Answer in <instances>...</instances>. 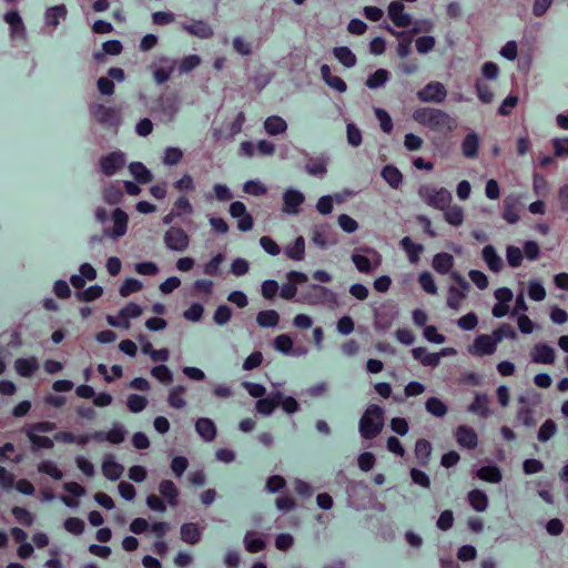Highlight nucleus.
I'll return each mask as SVG.
<instances>
[{"instance_id":"4d7b16f0","label":"nucleus","mask_w":568,"mask_h":568,"mask_svg":"<svg viewBox=\"0 0 568 568\" xmlns=\"http://www.w3.org/2000/svg\"><path fill=\"white\" fill-rule=\"evenodd\" d=\"M557 432V425L552 419H546L539 427L537 438L539 442L545 443L549 440Z\"/></svg>"},{"instance_id":"9d476101","label":"nucleus","mask_w":568,"mask_h":568,"mask_svg":"<svg viewBox=\"0 0 568 568\" xmlns=\"http://www.w3.org/2000/svg\"><path fill=\"white\" fill-rule=\"evenodd\" d=\"M90 113L92 118L101 124L118 125L120 123V113L112 106L102 103H93L90 105Z\"/></svg>"},{"instance_id":"8fccbe9b","label":"nucleus","mask_w":568,"mask_h":568,"mask_svg":"<svg viewBox=\"0 0 568 568\" xmlns=\"http://www.w3.org/2000/svg\"><path fill=\"white\" fill-rule=\"evenodd\" d=\"M103 199L106 203L113 205L118 204L123 199V192L119 184L110 183L103 190Z\"/></svg>"},{"instance_id":"6e6d98bb","label":"nucleus","mask_w":568,"mask_h":568,"mask_svg":"<svg viewBox=\"0 0 568 568\" xmlns=\"http://www.w3.org/2000/svg\"><path fill=\"white\" fill-rule=\"evenodd\" d=\"M38 471L59 480L63 477L62 470L51 460H43L38 465Z\"/></svg>"},{"instance_id":"a19ab883","label":"nucleus","mask_w":568,"mask_h":568,"mask_svg":"<svg viewBox=\"0 0 568 568\" xmlns=\"http://www.w3.org/2000/svg\"><path fill=\"white\" fill-rule=\"evenodd\" d=\"M333 54L346 68H353L357 63L356 55L347 47L334 48Z\"/></svg>"},{"instance_id":"680f3d73","label":"nucleus","mask_w":568,"mask_h":568,"mask_svg":"<svg viewBox=\"0 0 568 568\" xmlns=\"http://www.w3.org/2000/svg\"><path fill=\"white\" fill-rule=\"evenodd\" d=\"M22 456L17 453V449L13 444L7 443L3 446L0 447V460L1 462H12V463H19L21 462Z\"/></svg>"},{"instance_id":"0eeeda50","label":"nucleus","mask_w":568,"mask_h":568,"mask_svg":"<svg viewBox=\"0 0 568 568\" xmlns=\"http://www.w3.org/2000/svg\"><path fill=\"white\" fill-rule=\"evenodd\" d=\"M500 343V336H494L493 334H480L478 335L471 345L468 347L469 354L477 357L490 356L497 351V346Z\"/></svg>"},{"instance_id":"423d86ee","label":"nucleus","mask_w":568,"mask_h":568,"mask_svg":"<svg viewBox=\"0 0 568 568\" xmlns=\"http://www.w3.org/2000/svg\"><path fill=\"white\" fill-rule=\"evenodd\" d=\"M352 261L358 272L364 274H372L382 264V255L372 247H359L353 255Z\"/></svg>"},{"instance_id":"338daca9","label":"nucleus","mask_w":568,"mask_h":568,"mask_svg":"<svg viewBox=\"0 0 568 568\" xmlns=\"http://www.w3.org/2000/svg\"><path fill=\"white\" fill-rule=\"evenodd\" d=\"M143 288V285L140 281L135 278H128L123 282L120 287V295L123 297H128L129 295L140 292Z\"/></svg>"},{"instance_id":"13d9d810","label":"nucleus","mask_w":568,"mask_h":568,"mask_svg":"<svg viewBox=\"0 0 568 568\" xmlns=\"http://www.w3.org/2000/svg\"><path fill=\"white\" fill-rule=\"evenodd\" d=\"M432 454V445L426 439H418L415 444V456L422 463L426 464Z\"/></svg>"},{"instance_id":"864d4df0","label":"nucleus","mask_w":568,"mask_h":568,"mask_svg":"<svg viewBox=\"0 0 568 568\" xmlns=\"http://www.w3.org/2000/svg\"><path fill=\"white\" fill-rule=\"evenodd\" d=\"M506 260L510 267H519L524 260L523 251L515 245H508L506 248Z\"/></svg>"},{"instance_id":"f8f14e48","label":"nucleus","mask_w":568,"mask_h":568,"mask_svg":"<svg viewBox=\"0 0 568 568\" xmlns=\"http://www.w3.org/2000/svg\"><path fill=\"white\" fill-rule=\"evenodd\" d=\"M165 245L173 251H185L190 244L189 235L181 227H170L164 235Z\"/></svg>"},{"instance_id":"aec40b11","label":"nucleus","mask_w":568,"mask_h":568,"mask_svg":"<svg viewBox=\"0 0 568 568\" xmlns=\"http://www.w3.org/2000/svg\"><path fill=\"white\" fill-rule=\"evenodd\" d=\"M243 544L246 551L251 554L260 552L266 548L265 535L256 530H250L245 534Z\"/></svg>"},{"instance_id":"ddd939ff","label":"nucleus","mask_w":568,"mask_h":568,"mask_svg":"<svg viewBox=\"0 0 568 568\" xmlns=\"http://www.w3.org/2000/svg\"><path fill=\"white\" fill-rule=\"evenodd\" d=\"M530 359L535 364L554 365L556 362V351L546 343H537L530 349Z\"/></svg>"},{"instance_id":"c9c22d12","label":"nucleus","mask_w":568,"mask_h":568,"mask_svg":"<svg viewBox=\"0 0 568 568\" xmlns=\"http://www.w3.org/2000/svg\"><path fill=\"white\" fill-rule=\"evenodd\" d=\"M264 129L267 134L277 135L284 133L287 130V124L281 116L272 115L265 120Z\"/></svg>"},{"instance_id":"2f4dec72","label":"nucleus","mask_w":568,"mask_h":568,"mask_svg":"<svg viewBox=\"0 0 568 568\" xmlns=\"http://www.w3.org/2000/svg\"><path fill=\"white\" fill-rule=\"evenodd\" d=\"M202 531L197 524L187 523L181 527V539L190 545H195L201 540Z\"/></svg>"},{"instance_id":"a878e982","label":"nucleus","mask_w":568,"mask_h":568,"mask_svg":"<svg viewBox=\"0 0 568 568\" xmlns=\"http://www.w3.org/2000/svg\"><path fill=\"white\" fill-rule=\"evenodd\" d=\"M283 211L288 214H296L304 202V195L298 191L290 190L284 194Z\"/></svg>"},{"instance_id":"0e129e2a","label":"nucleus","mask_w":568,"mask_h":568,"mask_svg":"<svg viewBox=\"0 0 568 568\" xmlns=\"http://www.w3.org/2000/svg\"><path fill=\"white\" fill-rule=\"evenodd\" d=\"M185 394V387L183 386H176L174 387L169 395L168 402L170 406L173 408L180 409L185 406V400L183 398Z\"/></svg>"},{"instance_id":"f257e3e1","label":"nucleus","mask_w":568,"mask_h":568,"mask_svg":"<svg viewBox=\"0 0 568 568\" xmlns=\"http://www.w3.org/2000/svg\"><path fill=\"white\" fill-rule=\"evenodd\" d=\"M413 119L420 125L440 133H450L457 128L456 120L439 109H417L413 113Z\"/></svg>"},{"instance_id":"39448f33","label":"nucleus","mask_w":568,"mask_h":568,"mask_svg":"<svg viewBox=\"0 0 568 568\" xmlns=\"http://www.w3.org/2000/svg\"><path fill=\"white\" fill-rule=\"evenodd\" d=\"M418 195L424 203L437 210H445L453 199L452 193L447 189L436 187L430 184L419 186Z\"/></svg>"},{"instance_id":"49530a36","label":"nucleus","mask_w":568,"mask_h":568,"mask_svg":"<svg viewBox=\"0 0 568 568\" xmlns=\"http://www.w3.org/2000/svg\"><path fill=\"white\" fill-rule=\"evenodd\" d=\"M489 403L490 402L487 395L478 394L469 406V409L473 413L480 415L481 417H487L490 414Z\"/></svg>"},{"instance_id":"052dcab7","label":"nucleus","mask_w":568,"mask_h":568,"mask_svg":"<svg viewBox=\"0 0 568 568\" xmlns=\"http://www.w3.org/2000/svg\"><path fill=\"white\" fill-rule=\"evenodd\" d=\"M14 519L22 526L30 527L34 521L33 515L26 508L14 506L11 510Z\"/></svg>"},{"instance_id":"20e7f679","label":"nucleus","mask_w":568,"mask_h":568,"mask_svg":"<svg viewBox=\"0 0 568 568\" xmlns=\"http://www.w3.org/2000/svg\"><path fill=\"white\" fill-rule=\"evenodd\" d=\"M450 278L455 284L447 287L446 305L448 308L457 312L465 304L468 292L470 291V285L459 273H450Z\"/></svg>"},{"instance_id":"6ab92c4d","label":"nucleus","mask_w":568,"mask_h":568,"mask_svg":"<svg viewBox=\"0 0 568 568\" xmlns=\"http://www.w3.org/2000/svg\"><path fill=\"white\" fill-rule=\"evenodd\" d=\"M520 201L516 196H507L503 202V217L509 224H515L520 219Z\"/></svg>"},{"instance_id":"de8ad7c7","label":"nucleus","mask_w":568,"mask_h":568,"mask_svg":"<svg viewBox=\"0 0 568 568\" xmlns=\"http://www.w3.org/2000/svg\"><path fill=\"white\" fill-rule=\"evenodd\" d=\"M382 176L394 189H397L403 182V174L393 165H386L382 171Z\"/></svg>"},{"instance_id":"58836bf2","label":"nucleus","mask_w":568,"mask_h":568,"mask_svg":"<svg viewBox=\"0 0 568 568\" xmlns=\"http://www.w3.org/2000/svg\"><path fill=\"white\" fill-rule=\"evenodd\" d=\"M417 282L422 290L428 294V295H437L438 294V286L435 282L434 275L428 272L424 271L418 275Z\"/></svg>"},{"instance_id":"e2e57ef3","label":"nucleus","mask_w":568,"mask_h":568,"mask_svg":"<svg viewBox=\"0 0 568 568\" xmlns=\"http://www.w3.org/2000/svg\"><path fill=\"white\" fill-rule=\"evenodd\" d=\"M293 339L287 334H281L276 336L273 341V346L276 351L282 352L284 354H291L293 349Z\"/></svg>"},{"instance_id":"ea45409f","label":"nucleus","mask_w":568,"mask_h":568,"mask_svg":"<svg viewBox=\"0 0 568 568\" xmlns=\"http://www.w3.org/2000/svg\"><path fill=\"white\" fill-rule=\"evenodd\" d=\"M129 170L139 183L146 184L153 179L152 173L141 162H132L129 165Z\"/></svg>"},{"instance_id":"4468645a","label":"nucleus","mask_w":568,"mask_h":568,"mask_svg":"<svg viewBox=\"0 0 568 568\" xmlns=\"http://www.w3.org/2000/svg\"><path fill=\"white\" fill-rule=\"evenodd\" d=\"M230 214L232 217L237 219V229L246 232L253 229L254 220L253 216L247 213L246 206L243 202L235 201L230 205Z\"/></svg>"},{"instance_id":"e433bc0d","label":"nucleus","mask_w":568,"mask_h":568,"mask_svg":"<svg viewBox=\"0 0 568 568\" xmlns=\"http://www.w3.org/2000/svg\"><path fill=\"white\" fill-rule=\"evenodd\" d=\"M285 255L293 261H302L305 257V241L303 236H298L293 244L284 250Z\"/></svg>"},{"instance_id":"f03ea898","label":"nucleus","mask_w":568,"mask_h":568,"mask_svg":"<svg viewBox=\"0 0 568 568\" xmlns=\"http://www.w3.org/2000/svg\"><path fill=\"white\" fill-rule=\"evenodd\" d=\"M57 429V425L53 422H37L32 424H28L22 428V432L27 435L31 443V449L33 452L40 449H51L54 446V443L48 436H44V433H50Z\"/></svg>"},{"instance_id":"603ef678","label":"nucleus","mask_w":568,"mask_h":568,"mask_svg":"<svg viewBox=\"0 0 568 568\" xmlns=\"http://www.w3.org/2000/svg\"><path fill=\"white\" fill-rule=\"evenodd\" d=\"M426 410L436 416L443 417L447 413V406L437 397H430L425 403Z\"/></svg>"},{"instance_id":"a18cd8bd","label":"nucleus","mask_w":568,"mask_h":568,"mask_svg":"<svg viewBox=\"0 0 568 568\" xmlns=\"http://www.w3.org/2000/svg\"><path fill=\"white\" fill-rule=\"evenodd\" d=\"M173 71H174V63L171 61H163V62H161L160 65L155 67L153 70L154 80L160 84L164 83L171 78Z\"/></svg>"},{"instance_id":"c03bdc74","label":"nucleus","mask_w":568,"mask_h":568,"mask_svg":"<svg viewBox=\"0 0 568 568\" xmlns=\"http://www.w3.org/2000/svg\"><path fill=\"white\" fill-rule=\"evenodd\" d=\"M67 16V8L64 4H59L55 7H52L47 10L45 12V23L49 27L55 28L60 20L64 19Z\"/></svg>"},{"instance_id":"473e14b6","label":"nucleus","mask_w":568,"mask_h":568,"mask_svg":"<svg viewBox=\"0 0 568 568\" xmlns=\"http://www.w3.org/2000/svg\"><path fill=\"white\" fill-rule=\"evenodd\" d=\"M196 432L206 442H212L216 436V427L209 418H200L195 424Z\"/></svg>"},{"instance_id":"3c124183","label":"nucleus","mask_w":568,"mask_h":568,"mask_svg":"<svg viewBox=\"0 0 568 568\" xmlns=\"http://www.w3.org/2000/svg\"><path fill=\"white\" fill-rule=\"evenodd\" d=\"M4 21L10 26L11 32L14 34H22L24 32V24L17 11H9L4 14Z\"/></svg>"},{"instance_id":"bf43d9fd","label":"nucleus","mask_w":568,"mask_h":568,"mask_svg":"<svg viewBox=\"0 0 568 568\" xmlns=\"http://www.w3.org/2000/svg\"><path fill=\"white\" fill-rule=\"evenodd\" d=\"M306 171L311 175L324 176L326 173V162L320 158H312L306 163Z\"/></svg>"},{"instance_id":"79ce46f5","label":"nucleus","mask_w":568,"mask_h":568,"mask_svg":"<svg viewBox=\"0 0 568 568\" xmlns=\"http://www.w3.org/2000/svg\"><path fill=\"white\" fill-rule=\"evenodd\" d=\"M476 476L480 480L491 483V484H497L503 478L499 468L496 466H484L477 470Z\"/></svg>"},{"instance_id":"2eb2a0df","label":"nucleus","mask_w":568,"mask_h":568,"mask_svg":"<svg viewBox=\"0 0 568 568\" xmlns=\"http://www.w3.org/2000/svg\"><path fill=\"white\" fill-rule=\"evenodd\" d=\"M454 437L462 448L473 450L478 446V435L468 425H459L454 432Z\"/></svg>"},{"instance_id":"4be33fe9","label":"nucleus","mask_w":568,"mask_h":568,"mask_svg":"<svg viewBox=\"0 0 568 568\" xmlns=\"http://www.w3.org/2000/svg\"><path fill=\"white\" fill-rule=\"evenodd\" d=\"M481 258L486 263L487 267L494 273H499L504 268L503 258L498 255L493 245H486L483 247Z\"/></svg>"},{"instance_id":"1a4fd4ad","label":"nucleus","mask_w":568,"mask_h":568,"mask_svg":"<svg viewBox=\"0 0 568 568\" xmlns=\"http://www.w3.org/2000/svg\"><path fill=\"white\" fill-rule=\"evenodd\" d=\"M125 165V154L121 151H113L103 155L99 160L101 172L106 176H112Z\"/></svg>"},{"instance_id":"774afa93","label":"nucleus","mask_w":568,"mask_h":568,"mask_svg":"<svg viewBox=\"0 0 568 568\" xmlns=\"http://www.w3.org/2000/svg\"><path fill=\"white\" fill-rule=\"evenodd\" d=\"M63 526L67 531H69L72 535H75V536L83 534L84 528H85L84 521L78 517L68 518L64 521Z\"/></svg>"},{"instance_id":"37998d69","label":"nucleus","mask_w":568,"mask_h":568,"mask_svg":"<svg viewBox=\"0 0 568 568\" xmlns=\"http://www.w3.org/2000/svg\"><path fill=\"white\" fill-rule=\"evenodd\" d=\"M256 322L262 327H275L280 323V314L274 310L261 311L256 315Z\"/></svg>"},{"instance_id":"4c0bfd02","label":"nucleus","mask_w":568,"mask_h":568,"mask_svg":"<svg viewBox=\"0 0 568 568\" xmlns=\"http://www.w3.org/2000/svg\"><path fill=\"white\" fill-rule=\"evenodd\" d=\"M518 402L520 406L517 409V419L521 422L525 426H532L535 423L534 412L530 408L528 400L525 397H519Z\"/></svg>"},{"instance_id":"69168bd1","label":"nucleus","mask_w":568,"mask_h":568,"mask_svg":"<svg viewBox=\"0 0 568 568\" xmlns=\"http://www.w3.org/2000/svg\"><path fill=\"white\" fill-rule=\"evenodd\" d=\"M527 294L530 300L536 302H541L546 298V290L537 281H529L527 286Z\"/></svg>"},{"instance_id":"9b49d317","label":"nucleus","mask_w":568,"mask_h":568,"mask_svg":"<svg viewBox=\"0 0 568 568\" xmlns=\"http://www.w3.org/2000/svg\"><path fill=\"white\" fill-rule=\"evenodd\" d=\"M446 97L447 90L444 84L438 81L429 82L417 92V98L422 102L440 103L446 99Z\"/></svg>"},{"instance_id":"c756f323","label":"nucleus","mask_w":568,"mask_h":568,"mask_svg":"<svg viewBox=\"0 0 568 568\" xmlns=\"http://www.w3.org/2000/svg\"><path fill=\"white\" fill-rule=\"evenodd\" d=\"M479 136L475 132L468 133L462 142V152L464 156L474 159L478 155Z\"/></svg>"},{"instance_id":"72a5a7b5","label":"nucleus","mask_w":568,"mask_h":568,"mask_svg":"<svg viewBox=\"0 0 568 568\" xmlns=\"http://www.w3.org/2000/svg\"><path fill=\"white\" fill-rule=\"evenodd\" d=\"M467 500L476 511H485L488 507V497L480 489H473L467 495Z\"/></svg>"},{"instance_id":"f3484780","label":"nucleus","mask_w":568,"mask_h":568,"mask_svg":"<svg viewBox=\"0 0 568 568\" xmlns=\"http://www.w3.org/2000/svg\"><path fill=\"white\" fill-rule=\"evenodd\" d=\"M455 258L452 254L446 252L437 253L432 258V267L439 275H449L456 273L453 271Z\"/></svg>"},{"instance_id":"7c9ffc66","label":"nucleus","mask_w":568,"mask_h":568,"mask_svg":"<svg viewBox=\"0 0 568 568\" xmlns=\"http://www.w3.org/2000/svg\"><path fill=\"white\" fill-rule=\"evenodd\" d=\"M400 246L405 251L410 263L416 264L419 261V256L424 251L422 244L415 243L410 237L405 236L400 241Z\"/></svg>"},{"instance_id":"dca6fc26","label":"nucleus","mask_w":568,"mask_h":568,"mask_svg":"<svg viewBox=\"0 0 568 568\" xmlns=\"http://www.w3.org/2000/svg\"><path fill=\"white\" fill-rule=\"evenodd\" d=\"M388 17L397 28L413 27L412 17L405 12V7L400 1H393L388 6Z\"/></svg>"},{"instance_id":"c85d7f7f","label":"nucleus","mask_w":568,"mask_h":568,"mask_svg":"<svg viewBox=\"0 0 568 568\" xmlns=\"http://www.w3.org/2000/svg\"><path fill=\"white\" fill-rule=\"evenodd\" d=\"M14 368L20 376L30 377L38 371L39 363L34 357L18 358L14 362Z\"/></svg>"},{"instance_id":"412c9836","label":"nucleus","mask_w":568,"mask_h":568,"mask_svg":"<svg viewBox=\"0 0 568 568\" xmlns=\"http://www.w3.org/2000/svg\"><path fill=\"white\" fill-rule=\"evenodd\" d=\"M182 28L189 34L200 39H210L214 36L212 27L203 20H193L190 23H184Z\"/></svg>"},{"instance_id":"7ed1b4c3","label":"nucleus","mask_w":568,"mask_h":568,"mask_svg":"<svg viewBox=\"0 0 568 568\" xmlns=\"http://www.w3.org/2000/svg\"><path fill=\"white\" fill-rule=\"evenodd\" d=\"M384 427V410L378 405H369L359 420V433L365 439L377 437Z\"/></svg>"},{"instance_id":"bb28decb","label":"nucleus","mask_w":568,"mask_h":568,"mask_svg":"<svg viewBox=\"0 0 568 568\" xmlns=\"http://www.w3.org/2000/svg\"><path fill=\"white\" fill-rule=\"evenodd\" d=\"M321 74H322V78L325 81V83L328 87H331L332 89H334L338 92L346 91L347 85H346L345 81L342 78H339L338 75L333 74L329 65L323 64L321 67Z\"/></svg>"},{"instance_id":"b1692460","label":"nucleus","mask_w":568,"mask_h":568,"mask_svg":"<svg viewBox=\"0 0 568 568\" xmlns=\"http://www.w3.org/2000/svg\"><path fill=\"white\" fill-rule=\"evenodd\" d=\"M327 290L321 285H311L301 296L300 302L308 305H316L324 301Z\"/></svg>"},{"instance_id":"5fc2aeb1","label":"nucleus","mask_w":568,"mask_h":568,"mask_svg":"<svg viewBox=\"0 0 568 568\" xmlns=\"http://www.w3.org/2000/svg\"><path fill=\"white\" fill-rule=\"evenodd\" d=\"M389 78V72L385 69H378L366 80V85L371 89H376L384 85Z\"/></svg>"},{"instance_id":"cd10ccee","label":"nucleus","mask_w":568,"mask_h":568,"mask_svg":"<svg viewBox=\"0 0 568 568\" xmlns=\"http://www.w3.org/2000/svg\"><path fill=\"white\" fill-rule=\"evenodd\" d=\"M159 490L161 496L168 501L170 506L179 504V490L172 480L165 479L160 483Z\"/></svg>"},{"instance_id":"a211bd4d","label":"nucleus","mask_w":568,"mask_h":568,"mask_svg":"<svg viewBox=\"0 0 568 568\" xmlns=\"http://www.w3.org/2000/svg\"><path fill=\"white\" fill-rule=\"evenodd\" d=\"M112 221L113 227L111 230H105L104 235L113 239L123 236L128 229V214L121 209H115L112 213Z\"/></svg>"},{"instance_id":"5701e85b","label":"nucleus","mask_w":568,"mask_h":568,"mask_svg":"<svg viewBox=\"0 0 568 568\" xmlns=\"http://www.w3.org/2000/svg\"><path fill=\"white\" fill-rule=\"evenodd\" d=\"M101 469L104 477L110 480L119 479L124 471V467L115 462L113 455L104 456Z\"/></svg>"},{"instance_id":"09e8293b","label":"nucleus","mask_w":568,"mask_h":568,"mask_svg":"<svg viewBox=\"0 0 568 568\" xmlns=\"http://www.w3.org/2000/svg\"><path fill=\"white\" fill-rule=\"evenodd\" d=\"M445 220L447 223L454 226H459L464 222V210L458 205H448L445 210H443Z\"/></svg>"},{"instance_id":"f704fd0d","label":"nucleus","mask_w":568,"mask_h":568,"mask_svg":"<svg viewBox=\"0 0 568 568\" xmlns=\"http://www.w3.org/2000/svg\"><path fill=\"white\" fill-rule=\"evenodd\" d=\"M281 393H276L271 397L261 398L256 403V410L262 415H271L273 410L280 405Z\"/></svg>"},{"instance_id":"393cba45","label":"nucleus","mask_w":568,"mask_h":568,"mask_svg":"<svg viewBox=\"0 0 568 568\" xmlns=\"http://www.w3.org/2000/svg\"><path fill=\"white\" fill-rule=\"evenodd\" d=\"M412 355L423 366L436 367L440 362V354L429 353L425 347L413 348Z\"/></svg>"},{"instance_id":"6e6552de","label":"nucleus","mask_w":568,"mask_h":568,"mask_svg":"<svg viewBox=\"0 0 568 568\" xmlns=\"http://www.w3.org/2000/svg\"><path fill=\"white\" fill-rule=\"evenodd\" d=\"M433 22L429 20H418L414 22L408 31H396L390 27L387 28V31L397 39L398 43L410 47L415 36L428 33L433 30Z\"/></svg>"}]
</instances>
